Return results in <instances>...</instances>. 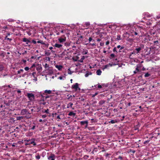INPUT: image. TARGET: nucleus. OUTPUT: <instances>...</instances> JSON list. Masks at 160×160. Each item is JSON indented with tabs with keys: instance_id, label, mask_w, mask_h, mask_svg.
I'll list each match as a JSON object with an SVG mask.
<instances>
[{
	"instance_id": "1",
	"label": "nucleus",
	"mask_w": 160,
	"mask_h": 160,
	"mask_svg": "<svg viewBox=\"0 0 160 160\" xmlns=\"http://www.w3.org/2000/svg\"><path fill=\"white\" fill-rule=\"evenodd\" d=\"M56 31H57V32H58L60 33V32L62 33H66L67 34H68L67 32H68V30L63 29L62 28L59 27H58L56 28Z\"/></svg>"
},
{
	"instance_id": "2",
	"label": "nucleus",
	"mask_w": 160,
	"mask_h": 160,
	"mask_svg": "<svg viewBox=\"0 0 160 160\" xmlns=\"http://www.w3.org/2000/svg\"><path fill=\"white\" fill-rule=\"evenodd\" d=\"M141 50V47H139L137 48H136L135 49V50L137 52H136L135 51H133L130 54L129 56V58H132V54L136 55V53L137 54Z\"/></svg>"
},
{
	"instance_id": "3",
	"label": "nucleus",
	"mask_w": 160,
	"mask_h": 160,
	"mask_svg": "<svg viewBox=\"0 0 160 160\" xmlns=\"http://www.w3.org/2000/svg\"><path fill=\"white\" fill-rule=\"evenodd\" d=\"M27 96L29 98V100L31 101L33 100L35 98L34 95L32 93H28L27 94Z\"/></svg>"
},
{
	"instance_id": "4",
	"label": "nucleus",
	"mask_w": 160,
	"mask_h": 160,
	"mask_svg": "<svg viewBox=\"0 0 160 160\" xmlns=\"http://www.w3.org/2000/svg\"><path fill=\"white\" fill-rule=\"evenodd\" d=\"M78 85V84L76 83H75V84L72 86V89L75 90V91H77L78 90L79 91L80 90V89L79 88Z\"/></svg>"
},
{
	"instance_id": "5",
	"label": "nucleus",
	"mask_w": 160,
	"mask_h": 160,
	"mask_svg": "<svg viewBox=\"0 0 160 160\" xmlns=\"http://www.w3.org/2000/svg\"><path fill=\"white\" fill-rule=\"evenodd\" d=\"M21 114L24 115L26 114H30V113L28 109H23L21 110Z\"/></svg>"
},
{
	"instance_id": "6",
	"label": "nucleus",
	"mask_w": 160,
	"mask_h": 160,
	"mask_svg": "<svg viewBox=\"0 0 160 160\" xmlns=\"http://www.w3.org/2000/svg\"><path fill=\"white\" fill-rule=\"evenodd\" d=\"M35 139L34 138L32 139L29 143H27L25 144L26 145H30L31 144H33L34 146L36 145V143L34 142Z\"/></svg>"
},
{
	"instance_id": "7",
	"label": "nucleus",
	"mask_w": 160,
	"mask_h": 160,
	"mask_svg": "<svg viewBox=\"0 0 160 160\" xmlns=\"http://www.w3.org/2000/svg\"><path fill=\"white\" fill-rule=\"evenodd\" d=\"M80 123L81 125H84L85 124V128H86L87 127L88 123V121H82L80 122Z\"/></svg>"
},
{
	"instance_id": "8",
	"label": "nucleus",
	"mask_w": 160,
	"mask_h": 160,
	"mask_svg": "<svg viewBox=\"0 0 160 160\" xmlns=\"http://www.w3.org/2000/svg\"><path fill=\"white\" fill-rule=\"evenodd\" d=\"M48 160H55V155L54 154H51L48 157Z\"/></svg>"
},
{
	"instance_id": "9",
	"label": "nucleus",
	"mask_w": 160,
	"mask_h": 160,
	"mask_svg": "<svg viewBox=\"0 0 160 160\" xmlns=\"http://www.w3.org/2000/svg\"><path fill=\"white\" fill-rule=\"evenodd\" d=\"M53 46L58 48L61 49L62 48V45L60 44L55 43L54 45H53Z\"/></svg>"
},
{
	"instance_id": "10",
	"label": "nucleus",
	"mask_w": 160,
	"mask_h": 160,
	"mask_svg": "<svg viewBox=\"0 0 160 160\" xmlns=\"http://www.w3.org/2000/svg\"><path fill=\"white\" fill-rule=\"evenodd\" d=\"M22 41L24 42H26V44H28L29 42H30V41L26 38H24L22 39Z\"/></svg>"
},
{
	"instance_id": "11",
	"label": "nucleus",
	"mask_w": 160,
	"mask_h": 160,
	"mask_svg": "<svg viewBox=\"0 0 160 160\" xmlns=\"http://www.w3.org/2000/svg\"><path fill=\"white\" fill-rule=\"evenodd\" d=\"M140 66H137V67L136 68V70L133 72L134 74H136L138 72H140V70L139 69V68H140Z\"/></svg>"
},
{
	"instance_id": "12",
	"label": "nucleus",
	"mask_w": 160,
	"mask_h": 160,
	"mask_svg": "<svg viewBox=\"0 0 160 160\" xmlns=\"http://www.w3.org/2000/svg\"><path fill=\"white\" fill-rule=\"evenodd\" d=\"M55 67L57 68L58 70H61L63 67L62 65H56L55 66Z\"/></svg>"
},
{
	"instance_id": "13",
	"label": "nucleus",
	"mask_w": 160,
	"mask_h": 160,
	"mask_svg": "<svg viewBox=\"0 0 160 160\" xmlns=\"http://www.w3.org/2000/svg\"><path fill=\"white\" fill-rule=\"evenodd\" d=\"M66 40V38L65 37L64 38H60L58 39L59 41L60 42H65Z\"/></svg>"
},
{
	"instance_id": "14",
	"label": "nucleus",
	"mask_w": 160,
	"mask_h": 160,
	"mask_svg": "<svg viewBox=\"0 0 160 160\" xmlns=\"http://www.w3.org/2000/svg\"><path fill=\"white\" fill-rule=\"evenodd\" d=\"M42 67L41 65H38V66L36 68V70L37 71L39 72H41L42 70Z\"/></svg>"
},
{
	"instance_id": "15",
	"label": "nucleus",
	"mask_w": 160,
	"mask_h": 160,
	"mask_svg": "<svg viewBox=\"0 0 160 160\" xmlns=\"http://www.w3.org/2000/svg\"><path fill=\"white\" fill-rule=\"evenodd\" d=\"M112 64L109 63L108 64H107V65H105V66H104V67L103 68V70H104V69L107 68L109 67V66L112 67Z\"/></svg>"
},
{
	"instance_id": "16",
	"label": "nucleus",
	"mask_w": 160,
	"mask_h": 160,
	"mask_svg": "<svg viewBox=\"0 0 160 160\" xmlns=\"http://www.w3.org/2000/svg\"><path fill=\"white\" fill-rule=\"evenodd\" d=\"M5 68L4 65L3 64H0V72H2Z\"/></svg>"
},
{
	"instance_id": "17",
	"label": "nucleus",
	"mask_w": 160,
	"mask_h": 160,
	"mask_svg": "<svg viewBox=\"0 0 160 160\" xmlns=\"http://www.w3.org/2000/svg\"><path fill=\"white\" fill-rule=\"evenodd\" d=\"M68 115L70 116H72L73 117H74L76 115V113L73 112H70L68 113Z\"/></svg>"
},
{
	"instance_id": "18",
	"label": "nucleus",
	"mask_w": 160,
	"mask_h": 160,
	"mask_svg": "<svg viewBox=\"0 0 160 160\" xmlns=\"http://www.w3.org/2000/svg\"><path fill=\"white\" fill-rule=\"evenodd\" d=\"M105 33L104 32H100L98 34L99 35V36L100 38H103L104 37L103 35H105Z\"/></svg>"
},
{
	"instance_id": "19",
	"label": "nucleus",
	"mask_w": 160,
	"mask_h": 160,
	"mask_svg": "<svg viewBox=\"0 0 160 160\" xmlns=\"http://www.w3.org/2000/svg\"><path fill=\"white\" fill-rule=\"evenodd\" d=\"M52 91L50 90H45L44 91V93L46 94H50L51 93Z\"/></svg>"
},
{
	"instance_id": "20",
	"label": "nucleus",
	"mask_w": 160,
	"mask_h": 160,
	"mask_svg": "<svg viewBox=\"0 0 160 160\" xmlns=\"http://www.w3.org/2000/svg\"><path fill=\"white\" fill-rule=\"evenodd\" d=\"M96 73L97 75H100L102 73V71L100 69H98Z\"/></svg>"
},
{
	"instance_id": "21",
	"label": "nucleus",
	"mask_w": 160,
	"mask_h": 160,
	"mask_svg": "<svg viewBox=\"0 0 160 160\" xmlns=\"http://www.w3.org/2000/svg\"><path fill=\"white\" fill-rule=\"evenodd\" d=\"M24 117L22 116H18L16 117L17 120H20L22 119H23Z\"/></svg>"
},
{
	"instance_id": "22",
	"label": "nucleus",
	"mask_w": 160,
	"mask_h": 160,
	"mask_svg": "<svg viewBox=\"0 0 160 160\" xmlns=\"http://www.w3.org/2000/svg\"><path fill=\"white\" fill-rule=\"evenodd\" d=\"M73 105V103L71 102L68 103L67 105V108H69L70 107H72Z\"/></svg>"
},
{
	"instance_id": "23",
	"label": "nucleus",
	"mask_w": 160,
	"mask_h": 160,
	"mask_svg": "<svg viewBox=\"0 0 160 160\" xmlns=\"http://www.w3.org/2000/svg\"><path fill=\"white\" fill-rule=\"evenodd\" d=\"M41 42L40 43L46 46V47H48V46L49 45V44L48 43H46L43 42V41L42 40H41Z\"/></svg>"
},
{
	"instance_id": "24",
	"label": "nucleus",
	"mask_w": 160,
	"mask_h": 160,
	"mask_svg": "<svg viewBox=\"0 0 160 160\" xmlns=\"http://www.w3.org/2000/svg\"><path fill=\"white\" fill-rule=\"evenodd\" d=\"M85 59V57L84 56H83L78 61L81 62H83V60Z\"/></svg>"
},
{
	"instance_id": "25",
	"label": "nucleus",
	"mask_w": 160,
	"mask_h": 160,
	"mask_svg": "<svg viewBox=\"0 0 160 160\" xmlns=\"http://www.w3.org/2000/svg\"><path fill=\"white\" fill-rule=\"evenodd\" d=\"M109 122L112 124H113L117 122V121L116 120H112L109 121Z\"/></svg>"
},
{
	"instance_id": "26",
	"label": "nucleus",
	"mask_w": 160,
	"mask_h": 160,
	"mask_svg": "<svg viewBox=\"0 0 160 160\" xmlns=\"http://www.w3.org/2000/svg\"><path fill=\"white\" fill-rule=\"evenodd\" d=\"M42 112L43 113H46L47 114L49 113V110L48 109H47V110H45L44 111H43V110L42 111Z\"/></svg>"
},
{
	"instance_id": "27",
	"label": "nucleus",
	"mask_w": 160,
	"mask_h": 160,
	"mask_svg": "<svg viewBox=\"0 0 160 160\" xmlns=\"http://www.w3.org/2000/svg\"><path fill=\"white\" fill-rule=\"evenodd\" d=\"M117 48H120V49L119 51V52H121V51H120V50L123 49L124 48V47H121L120 45H119L117 46Z\"/></svg>"
},
{
	"instance_id": "28",
	"label": "nucleus",
	"mask_w": 160,
	"mask_h": 160,
	"mask_svg": "<svg viewBox=\"0 0 160 160\" xmlns=\"http://www.w3.org/2000/svg\"><path fill=\"white\" fill-rule=\"evenodd\" d=\"M88 51L87 50L84 51L82 52V53L83 55L87 54L88 53Z\"/></svg>"
},
{
	"instance_id": "29",
	"label": "nucleus",
	"mask_w": 160,
	"mask_h": 160,
	"mask_svg": "<svg viewBox=\"0 0 160 160\" xmlns=\"http://www.w3.org/2000/svg\"><path fill=\"white\" fill-rule=\"evenodd\" d=\"M24 70L22 69H20L18 71V73L17 74H19L21 73V72H23Z\"/></svg>"
},
{
	"instance_id": "30",
	"label": "nucleus",
	"mask_w": 160,
	"mask_h": 160,
	"mask_svg": "<svg viewBox=\"0 0 160 160\" xmlns=\"http://www.w3.org/2000/svg\"><path fill=\"white\" fill-rule=\"evenodd\" d=\"M44 94V93H43V94H41V96L42 97V98H45V99H47L49 97V96H43V95Z\"/></svg>"
},
{
	"instance_id": "31",
	"label": "nucleus",
	"mask_w": 160,
	"mask_h": 160,
	"mask_svg": "<svg viewBox=\"0 0 160 160\" xmlns=\"http://www.w3.org/2000/svg\"><path fill=\"white\" fill-rule=\"evenodd\" d=\"M150 75V74L148 72H147L144 75V77L145 78H147Z\"/></svg>"
},
{
	"instance_id": "32",
	"label": "nucleus",
	"mask_w": 160,
	"mask_h": 160,
	"mask_svg": "<svg viewBox=\"0 0 160 160\" xmlns=\"http://www.w3.org/2000/svg\"><path fill=\"white\" fill-rule=\"evenodd\" d=\"M110 56L111 57V59H112L113 58H114L115 57V54L113 53L111 54Z\"/></svg>"
},
{
	"instance_id": "33",
	"label": "nucleus",
	"mask_w": 160,
	"mask_h": 160,
	"mask_svg": "<svg viewBox=\"0 0 160 160\" xmlns=\"http://www.w3.org/2000/svg\"><path fill=\"white\" fill-rule=\"evenodd\" d=\"M116 39H117V40H121V38L120 35H118L117 36V38H116Z\"/></svg>"
},
{
	"instance_id": "34",
	"label": "nucleus",
	"mask_w": 160,
	"mask_h": 160,
	"mask_svg": "<svg viewBox=\"0 0 160 160\" xmlns=\"http://www.w3.org/2000/svg\"><path fill=\"white\" fill-rule=\"evenodd\" d=\"M113 51L114 52H115L116 53H117L118 52L117 51V48L116 47H115L113 49Z\"/></svg>"
},
{
	"instance_id": "35",
	"label": "nucleus",
	"mask_w": 160,
	"mask_h": 160,
	"mask_svg": "<svg viewBox=\"0 0 160 160\" xmlns=\"http://www.w3.org/2000/svg\"><path fill=\"white\" fill-rule=\"evenodd\" d=\"M90 23L89 22H86L85 23V25L86 27H88L90 25Z\"/></svg>"
},
{
	"instance_id": "36",
	"label": "nucleus",
	"mask_w": 160,
	"mask_h": 160,
	"mask_svg": "<svg viewBox=\"0 0 160 160\" xmlns=\"http://www.w3.org/2000/svg\"><path fill=\"white\" fill-rule=\"evenodd\" d=\"M65 46H69L70 45V43L68 42H66L65 43Z\"/></svg>"
},
{
	"instance_id": "37",
	"label": "nucleus",
	"mask_w": 160,
	"mask_h": 160,
	"mask_svg": "<svg viewBox=\"0 0 160 160\" xmlns=\"http://www.w3.org/2000/svg\"><path fill=\"white\" fill-rule=\"evenodd\" d=\"M43 66H44V67L45 68H47L48 67H49L48 65L47 64V63H46L45 64L43 65Z\"/></svg>"
},
{
	"instance_id": "38",
	"label": "nucleus",
	"mask_w": 160,
	"mask_h": 160,
	"mask_svg": "<svg viewBox=\"0 0 160 160\" xmlns=\"http://www.w3.org/2000/svg\"><path fill=\"white\" fill-rule=\"evenodd\" d=\"M35 66V64H33L32 65L31 67L30 68V69L31 70H32V68H33V67H34Z\"/></svg>"
},
{
	"instance_id": "39",
	"label": "nucleus",
	"mask_w": 160,
	"mask_h": 160,
	"mask_svg": "<svg viewBox=\"0 0 160 160\" xmlns=\"http://www.w3.org/2000/svg\"><path fill=\"white\" fill-rule=\"evenodd\" d=\"M36 158L37 159H39L40 158V156L39 155L36 156Z\"/></svg>"
},
{
	"instance_id": "40",
	"label": "nucleus",
	"mask_w": 160,
	"mask_h": 160,
	"mask_svg": "<svg viewBox=\"0 0 160 160\" xmlns=\"http://www.w3.org/2000/svg\"><path fill=\"white\" fill-rule=\"evenodd\" d=\"M36 74V72H34L32 73V75L33 76V77L34 78H35V74Z\"/></svg>"
},
{
	"instance_id": "41",
	"label": "nucleus",
	"mask_w": 160,
	"mask_h": 160,
	"mask_svg": "<svg viewBox=\"0 0 160 160\" xmlns=\"http://www.w3.org/2000/svg\"><path fill=\"white\" fill-rule=\"evenodd\" d=\"M7 36H6V37L5 38L6 39H7V40H9V42H11V41L12 40V39L11 38H7Z\"/></svg>"
},
{
	"instance_id": "42",
	"label": "nucleus",
	"mask_w": 160,
	"mask_h": 160,
	"mask_svg": "<svg viewBox=\"0 0 160 160\" xmlns=\"http://www.w3.org/2000/svg\"><path fill=\"white\" fill-rule=\"evenodd\" d=\"M45 54L47 56H49L50 55V53L48 52H45Z\"/></svg>"
},
{
	"instance_id": "43",
	"label": "nucleus",
	"mask_w": 160,
	"mask_h": 160,
	"mask_svg": "<svg viewBox=\"0 0 160 160\" xmlns=\"http://www.w3.org/2000/svg\"><path fill=\"white\" fill-rule=\"evenodd\" d=\"M98 94V92H95L94 94L92 95V97H94L95 96H96Z\"/></svg>"
},
{
	"instance_id": "44",
	"label": "nucleus",
	"mask_w": 160,
	"mask_h": 160,
	"mask_svg": "<svg viewBox=\"0 0 160 160\" xmlns=\"http://www.w3.org/2000/svg\"><path fill=\"white\" fill-rule=\"evenodd\" d=\"M47 117V115H45V114H44V115H43L42 116V118H45L46 117Z\"/></svg>"
},
{
	"instance_id": "45",
	"label": "nucleus",
	"mask_w": 160,
	"mask_h": 160,
	"mask_svg": "<svg viewBox=\"0 0 160 160\" xmlns=\"http://www.w3.org/2000/svg\"><path fill=\"white\" fill-rule=\"evenodd\" d=\"M24 69L26 71H28V70L29 69V68L28 67H25L24 68Z\"/></svg>"
},
{
	"instance_id": "46",
	"label": "nucleus",
	"mask_w": 160,
	"mask_h": 160,
	"mask_svg": "<svg viewBox=\"0 0 160 160\" xmlns=\"http://www.w3.org/2000/svg\"><path fill=\"white\" fill-rule=\"evenodd\" d=\"M32 42L34 44H36L37 43V42L34 40H33L32 41Z\"/></svg>"
},
{
	"instance_id": "47",
	"label": "nucleus",
	"mask_w": 160,
	"mask_h": 160,
	"mask_svg": "<svg viewBox=\"0 0 160 160\" xmlns=\"http://www.w3.org/2000/svg\"><path fill=\"white\" fill-rule=\"evenodd\" d=\"M41 103L44 105H47V104H46L47 102H42Z\"/></svg>"
},
{
	"instance_id": "48",
	"label": "nucleus",
	"mask_w": 160,
	"mask_h": 160,
	"mask_svg": "<svg viewBox=\"0 0 160 160\" xmlns=\"http://www.w3.org/2000/svg\"><path fill=\"white\" fill-rule=\"evenodd\" d=\"M149 141H150V140H147V141H145L144 142V144H146V143H148L149 142Z\"/></svg>"
},
{
	"instance_id": "49",
	"label": "nucleus",
	"mask_w": 160,
	"mask_h": 160,
	"mask_svg": "<svg viewBox=\"0 0 160 160\" xmlns=\"http://www.w3.org/2000/svg\"><path fill=\"white\" fill-rule=\"evenodd\" d=\"M92 40V38L91 37H90L88 39V40L89 42H91Z\"/></svg>"
},
{
	"instance_id": "50",
	"label": "nucleus",
	"mask_w": 160,
	"mask_h": 160,
	"mask_svg": "<svg viewBox=\"0 0 160 160\" xmlns=\"http://www.w3.org/2000/svg\"><path fill=\"white\" fill-rule=\"evenodd\" d=\"M102 85H98V88H102Z\"/></svg>"
},
{
	"instance_id": "51",
	"label": "nucleus",
	"mask_w": 160,
	"mask_h": 160,
	"mask_svg": "<svg viewBox=\"0 0 160 160\" xmlns=\"http://www.w3.org/2000/svg\"><path fill=\"white\" fill-rule=\"evenodd\" d=\"M100 44L101 46H103V45H104V43L101 42L100 43Z\"/></svg>"
},
{
	"instance_id": "52",
	"label": "nucleus",
	"mask_w": 160,
	"mask_h": 160,
	"mask_svg": "<svg viewBox=\"0 0 160 160\" xmlns=\"http://www.w3.org/2000/svg\"><path fill=\"white\" fill-rule=\"evenodd\" d=\"M109 44V41H107L106 42V45H108Z\"/></svg>"
},
{
	"instance_id": "53",
	"label": "nucleus",
	"mask_w": 160,
	"mask_h": 160,
	"mask_svg": "<svg viewBox=\"0 0 160 160\" xmlns=\"http://www.w3.org/2000/svg\"><path fill=\"white\" fill-rule=\"evenodd\" d=\"M143 37H144V41H146V40H148V39H147V38L146 37V36H143Z\"/></svg>"
},
{
	"instance_id": "54",
	"label": "nucleus",
	"mask_w": 160,
	"mask_h": 160,
	"mask_svg": "<svg viewBox=\"0 0 160 160\" xmlns=\"http://www.w3.org/2000/svg\"><path fill=\"white\" fill-rule=\"evenodd\" d=\"M118 158V159H120L121 160H122V157L121 156H119Z\"/></svg>"
},
{
	"instance_id": "55",
	"label": "nucleus",
	"mask_w": 160,
	"mask_h": 160,
	"mask_svg": "<svg viewBox=\"0 0 160 160\" xmlns=\"http://www.w3.org/2000/svg\"><path fill=\"white\" fill-rule=\"evenodd\" d=\"M17 92L18 93H21V91L19 90H17Z\"/></svg>"
},
{
	"instance_id": "56",
	"label": "nucleus",
	"mask_w": 160,
	"mask_h": 160,
	"mask_svg": "<svg viewBox=\"0 0 160 160\" xmlns=\"http://www.w3.org/2000/svg\"><path fill=\"white\" fill-rule=\"evenodd\" d=\"M130 152H132L133 153H134L135 152V150H130Z\"/></svg>"
},
{
	"instance_id": "57",
	"label": "nucleus",
	"mask_w": 160,
	"mask_h": 160,
	"mask_svg": "<svg viewBox=\"0 0 160 160\" xmlns=\"http://www.w3.org/2000/svg\"><path fill=\"white\" fill-rule=\"evenodd\" d=\"M62 77H63L62 76H60V77H59V78H58L61 80L62 79Z\"/></svg>"
},
{
	"instance_id": "58",
	"label": "nucleus",
	"mask_w": 160,
	"mask_h": 160,
	"mask_svg": "<svg viewBox=\"0 0 160 160\" xmlns=\"http://www.w3.org/2000/svg\"><path fill=\"white\" fill-rule=\"evenodd\" d=\"M34 78L33 79V80H34L35 81H37V77H35V78Z\"/></svg>"
},
{
	"instance_id": "59",
	"label": "nucleus",
	"mask_w": 160,
	"mask_h": 160,
	"mask_svg": "<svg viewBox=\"0 0 160 160\" xmlns=\"http://www.w3.org/2000/svg\"><path fill=\"white\" fill-rule=\"evenodd\" d=\"M88 75H89L88 73H87L85 74V77H87L88 76Z\"/></svg>"
},
{
	"instance_id": "60",
	"label": "nucleus",
	"mask_w": 160,
	"mask_h": 160,
	"mask_svg": "<svg viewBox=\"0 0 160 160\" xmlns=\"http://www.w3.org/2000/svg\"><path fill=\"white\" fill-rule=\"evenodd\" d=\"M35 128V125H34L32 126V127L31 128V129H32V130H34Z\"/></svg>"
},
{
	"instance_id": "61",
	"label": "nucleus",
	"mask_w": 160,
	"mask_h": 160,
	"mask_svg": "<svg viewBox=\"0 0 160 160\" xmlns=\"http://www.w3.org/2000/svg\"><path fill=\"white\" fill-rule=\"evenodd\" d=\"M56 35H60V32H58L56 31Z\"/></svg>"
},
{
	"instance_id": "62",
	"label": "nucleus",
	"mask_w": 160,
	"mask_h": 160,
	"mask_svg": "<svg viewBox=\"0 0 160 160\" xmlns=\"http://www.w3.org/2000/svg\"><path fill=\"white\" fill-rule=\"evenodd\" d=\"M8 28L7 26H4L3 27V28L4 29H6Z\"/></svg>"
},
{
	"instance_id": "63",
	"label": "nucleus",
	"mask_w": 160,
	"mask_h": 160,
	"mask_svg": "<svg viewBox=\"0 0 160 160\" xmlns=\"http://www.w3.org/2000/svg\"><path fill=\"white\" fill-rule=\"evenodd\" d=\"M28 34L29 36L31 35L32 34L30 32H28Z\"/></svg>"
},
{
	"instance_id": "64",
	"label": "nucleus",
	"mask_w": 160,
	"mask_h": 160,
	"mask_svg": "<svg viewBox=\"0 0 160 160\" xmlns=\"http://www.w3.org/2000/svg\"><path fill=\"white\" fill-rule=\"evenodd\" d=\"M157 18L158 19L159 18H160V15H158L157 17Z\"/></svg>"
}]
</instances>
